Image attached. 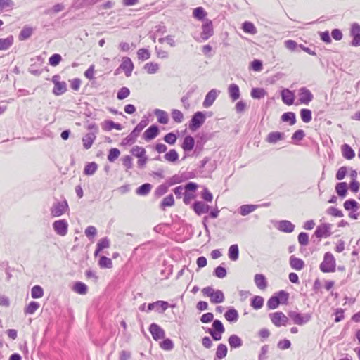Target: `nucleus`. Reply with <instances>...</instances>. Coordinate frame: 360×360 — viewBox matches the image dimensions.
<instances>
[{
  "instance_id": "nucleus-1",
  "label": "nucleus",
  "mask_w": 360,
  "mask_h": 360,
  "mask_svg": "<svg viewBox=\"0 0 360 360\" xmlns=\"http://www.w3.org/2000/svg\"><path fill=\"white\" fill-rule=\"evenodd\" d=\"M323 273H333L336 269V260L333 255L329 252L324 254L323 259L319 266Z\"/></svg>"
},
{
  "instance_id": "nucleus-2",
  "label": "nucleus",
  "mask_w": 360,
  "mask_h": 360,
  "mask_svg": "<svg viewBox=\"0 0 360 360\" xmlns=\"http://www.w3.org/2000/svg\"><path fill=\"white\" fill-rule=\"evenodd\" d=\"M204 296L210 297L211 303L218 304L224 301L225 297L223 292L220 290H214L212 287H206L202 290Z\"/></svg>"
},
{
  "instance_id": "nucleus-3",
  "label": "nucleus",
  "mask_w": 360,
  "mask_h": 360,
  "mask_svg": "<svg viewBox=\"0 0 360 360\" xmlns=\"http://www.w3.org/2000/svg\"><path fill=\"white\" fill-rule=\"evenodd\" d=\"M212 326V328L209 329L208 333L214 340H220L222 338V334L225 332V328L222 322L216 319L213 321Z\"/></svg>"
},
{
  "instance_id": "nucleus-4",
  "label": "nucleus",
  "mask_w": 360,
  "mask_h": 360,
  "mask_svg": "<svg viewBox=\"0 0 360 360\" xmlns=\"http://www.w3.org/2000/svg\"><path fill=\"white\" fill-rule=\"evenodd\" d=\"M271 323L276 327L286 326L288 323V317L282 311H276L269 314Z\"/></svg>"
},
{
  "instance_id": "nucleus-5",
  "label": "nucleus",
  "mask_w": 360,
  "mask_h": 360,
  "mask_svg": "<svg viewBox=\"0 0 360 360\" xmlns=\"http://www.w3.org/2000/svg\"><path fill=\"white\" fill-rule=\"evenodd\" d=\"M61 77L59 75H55L52 77L51 81L54 85L53 94L56 96H60L67 91V84L65 82L60 80Z\"/></svg>"
},
{
  "instance_id": "nucleus-6",
  "label": "nucleus",
  "mask_w": 360,
  "mask_h": 360,
  "mask_svg": "<svg viewBox=\"0 0 360 360\" xmlns=\"http://www.w3.org/2000/svg\"><path fill=\"white\" fill-rule=\"evenodd\" d=\"M69 210L67 201L58 202L53 205L51 208V214L53 217H60L64 214Z\"/></svg>"
},
{
  "instance_id": "nucleus-7",
  "label": "nucleus",
  "mask_w": 360,
  "mask_h": 360,
  "mask_svg": "<svg viewBox=\"0 0 360 360\" xmlns=\"http://www.w3.org/2000/svg\"><path fill=\"white\" fill-rule=\"evenodd\" d=\"M343 207L345 210L350 212L349 214V218L354 219H357L358 215L354 214V212H357L360 209V204L358 202L353 199L347 200L344 202Z\"/></svg>"
},
{
  "instance_id": "nucleus-8",
  "label": "nucleus",
  "mask_w": 360,
  "mask_h": 360,
  "mask_svg": "<svg viewBox=\"0 0 360 360\" xmlns=\"http://www.w3.org/2000/svg\"><path fill=\"white\" fill-rule=\"evenodd\" d=\"M205 121V116L202 112H196L192 117L189 124V129L195 131L199 129Z\"/></svg>"
},
{
  "instance_id": "nucleus-9",
  "label": "nucleus",
  "mask_w": 360,
  "mask_h": 360,
  "mask_svg": "<svg viewBox=\"0 0 360 360\" xmlns=\"http://www.w3.org/2000/svg\"><path fill=\"white\" fill-rule=\"evenodd\" d=\"M289 316L292 322L299 326L307 323L311 319V315L309 314H302L295 311H292L289 314Z\"/></svg>"
},
{
  "instance_id": "nucleus-10",
  "label": "nucleus",
  "mask_w": 360,
  "mask_h": 360,
  "mask_svg": "<svg viewBox=\"0 0 360 360\" xmlns=\"http://www.w3.org/2000/svg\"><path fill=\"white\" fill-rule=\"evenodd\" d=\"M214 34L212 22L210 20H206L202 25V32L200 37L202 40H207Z\"/></svg>"
},
{
  "instance_id": "nucleus-11",
  "label": "nucleus",
  "mask_w": 360,
  "mask_h": 360,
  "mask_svg": "<svg viewBox=\"0 0 360 360\" xmlns=\"http://www.w3.org/2000/svg\"><path fill=\"white\" fill-rule=\"evenodd\" d=\"M134 68V63L129 57L125 56L122 58V63L119 69H121L124 72L126 77H129L131 75Z\"/></svg>"
},
{
  "instance_id": "nucleus-12",
  "label": "nucleus",
  "mask_w": 360,
  "mask_h": 360,
  "mask_svg": "<svg viewBox=\"0 0 360 360\" xmlns=\"http://www.w3.org/2000/svg\"><path fill=\"white\" fill-rule=\"evenodd\" d=\"M53 228L57 234L64 236L68 233V224L65 219L58 220L53 222Z\"/></svg>"
},
{
  "instance_id": "nucleus-13",
  "label": "nucleus",
  "mask_w": 360,
  "mask_h": 360,
  "mask_svg": "<svg viewBox=\"0 0 360 360\" xmlns=\"http://www.w3.org/2000/svg\"><path fill=\"white\" fill-rule=\"evenodd\" d=\"M149 331L153 338L156 341L164 339L165 336V330L157 323L150 324Z\"/></svg>"
},
{
  "instance_id": "nucleus-14",
  "label": "nucleus",
  "mask_w": 360,
  "mask_h": 360,
  "mask_svg": "<svg viewBox=\"0 0 360 360\" xmlns=\"http://www.w3.org/2000/svg\"><path fill=\"white\" fill-rule=\"evenodd\" d=\"M299 101L301 104L308 105L313 99V94L305 87L299 90Z\"/></svg>"
},
{
  "instance_id": "nucleus-15",
  "label": "nucleus",
  "mask_w": 360,
  "mask_h": 360,
  "mask_svg": "<svg viewBox=\"0 0 360 360\" xmlns=\"http://www.w3.org/2000/svg\"><path fill=\"white\" fill-rule=\"evenodd\" d=\"M351 35L352 41L351 42L353 46H360V25L357 23H354L351 27Z\"/></svg>"
},
{
  "instance_id": "nucleus-16",
  "label": "nucleus",
  "mask_w": 360,
  "mask_h": 360,
  "mask_svg": "<svg viewBox=\"0 0 360 360\" xmlns=\"http://www.w3.org/2000/svg\"><path fill=\"white\" fill-rule=\"evenodd\" d=\"M281 98H282L283 102L285 104H286L288 105H291L294 103L295 95L292 91H290L288 89H285L281 91Z\"/></svg>"
},
{
  "instance_id": "nucleus-17",
  "label": "nucleus",
  "mask_w": 360,
  "mask_h": 360,
  "mask_svg": "<svg viewBox=\"0 0 360 360\" xmlns=\"http://www.w3.org/2000/svg\"><path fill=\"white\" fill-rule=\"evenodd\" d=\"M254 281L256 286L262 290H265L267 287V280L265 276L262 274H255L254 277Z\"/></svg>"
},
{
  "instance_id": "nucleus-18",
  "label": "nucleus",
  "mask_w": 360,
  "mask_h": 360,
  "mask_svg": "<svg viewBox=\"0 0 360 360\" xmlns=\"http://www.w3.org/2000/svg\"><path fill=\"white\" fill-rule=\"evenodd\" d=\"M159 134V129L157 126L152 125L148 127L143 133V138L146 141H150L155 139Z\"/></svg>"
},
{
  "instance_id": "nucleus-19",
  "label": "nucleus",
  "mask_w": 360,
  "mask_h": 360,
  "mask_svg": "<svg viewBox=\"0 0 360 360\" xmlns=\"http://www.w3.org/2000/svg\"><path fill=\"white\" fill-rule=\"evenodd\" d=\"M217 97V91L215 89H212L211 91H210L207 94L205 98L203 101V106L205 108L210 107L216 100Z\"/></svg>"
},
{
  "instance_id": "nucleus-20",
  "label": "nucleus",
  "mask_w": 360,
  "mask_h": 360,
  "mask_svg": "<svg viewBox=\"0 0 360 360\" xmlns=\"http://www.w3.org/2000/svg\"><path fill=\"white\" fill-rule=\"evenodd\" d=\"M290 265L292 269L300 271L304 267V262L302 259L291 256L290 258Z\"/></svg>"
},
{
  "instance_id": "nucleus-21",
  "label": "nucleus",
  "mask_w": 360,
  "mask_h": 360,
  "mask_svg": "<svg viewBox=\"0 0 360 360\" xmlns=\"http://www.w3.org/2000/svg\"><path fill=\"white\" fill-rule=\"evenodd\" d=\"M96 139V135L93 133H88L82 138L83 146L85 149H89Z\"/></svg>"
},
{
  "instance_id": "nucleus-22",
  "label": "nucleus",
  "mask_w": 360,
  "mask_h": 360,
  "mask_svg": "<svg viewBox=\"0 0 360 360\" xmlns=\"http://www.w3.org/2000/svg\"><path fill=\"white\" fill-rule=\"evenodd\" d=\"M193 210L197 214L200 215L208 212L209 206L202 202L198 201L193 204Z\"/></svg>"
},
{
  "instance_id": "nucleus-23",
  "label": "nucleus",
  "mask_w": 360,
  "mask_h": 360,
  "mask_svg": "<svg viewBox=\"0 0 360 360\" xmlns=\"http://www.w3.org/2000/svg\"><path fill=\"white\" fill-rule=\"evenodd\" d=\"M228 91L229 96L232 99L233 101L238 100L240 98V89L237 84H231L229 85L228 88Z\"/></svg>"
},
{
  "instance_id": "nucleus-24",
  "label": "nucleus",
  "mask_w": 360,
  "mask_h": 360,
  "mask_svg": "<svg viewBox=\"0 0 360 360\" xmlns=\"http://www.w3.org/2000/svg\"><path fill=\"white\" fill-rule=\"evenodd\" d=\"M283 137V133L279 131H273L267 135L266 141L269 143H275L277 141L282 140Z\"/></svg>"
},
{
  "instance_id": "nucleus-25",
  "label": "nucleus",
  "mask_w": 360,
  "mask_h": 360,
  "mask_svg": "<svg viewBox=\"0 0 360 360\" xmlns=\"http://www.w3.org/2000/svg\"><path fill=\"white\" fill-rule=\"evenodd\" d=\"M342 156L347 160H352L354 158L355 153L353 149L347 143H345L341 147Z\"/></svg>"
},
{
  "instance_id": "nucleus-26",
  "label": "nucleus",
  "mask_w": 360,
  "mask_h": 360,
  "mask_svg": "<svg viewBox=\"0 0 360 360\" xmlns=\"http://www.w3.org/2000/svg\"><path fill=\"white\" fill-rule=\"evenodd\" d=\"M157 117L158 121L160 124H166L169 122V117L167 112L162 110L156 109L154 112Z\"/></svg>"
},
{
  "instance_id": "nucleus-27",
  "label": "nucleus",
  "mask_w": 360,
  "mask_h": 360,
  "mask_svg": "<svg viewBox=\"0 0 360 360\" xmlns=\"http://www.w3.org/2000/svg\"><path fill=\"white\" fill-rule=\"evenodd\" d=\"M195 146V140L191 136H186L182 143V148L185 151H191Z\"/></svg>"
},
{
  "instance_id": "nucleus-28",
  "label": "nucleus",
  "mask_w": 360,
  "mask_h": 360,
  "mask_svg": "<svg viewBox=\"0 0 360 360\" xmlns=\"http://www.w3.org/2000/svg\"><path fill=\"white\" fill-rule=\"evenodd\" d=\"M14 38L13 36H8L6 38L0 39V51L8 49L13 44Z\"/></svg>"
},
{
  "instance_id": "nucleus-29",
  "label": "nucleus",
  "mask_w": 360,
  "mask_h": 360,
  "mask_svg": "<svg viewBox=\"0 0 360 360\" xmlns=\"http://www.w3.org/2000/svg\"><path fill=\"white\" fill-rule=\"evenodd\" d=\"M102 128L104 131H111L113 129L121 130L122 126L121 124H117L112 120H105L102 123Z\"/></svg>"
},
{
  "instance_id": "nucleus-30",
  "label": "nucleus",
  "mask_w": 360,
  "mask_h": 360,
  "mask_svg": "<svg viewBox=\"0 0 360 360\" xmlns=\"http://www.w3.org/2000/svg\"><path fill=\"white\" fill-rule=\"evenodd\" d=\"M295 226L289 221L283 220L279 222L278 229L280 231L285 233L293 231Z\"/></svg>"
},
{
  "instance_id": "nucleus-31",
  "label": "nucleus",
  "mask_w": 360,
  "mask_h": 360,
  "mask_svg": "<svg viewBox=\"0 0 360 360\" xmlns=\"http://www.w3.org/2000/svg\"><path fill=\"white\" fill-rule=\"evenodd\" d=\"M224 317L229 322H236L238 320L239 315L237 310L232 308L224 314Z\"/></svg>"
},
{
  "instance_id": "nucleus-32",
  "label": "nucleus",
  "mask_w": 360,
  "mask_h": 360,
  "mask_svg": "<svg viewBox=\"0 0 360 360\" xmlns=\"http://www.w3.org/2000/svg\"><path fill=\"white\" fill-rule=\"evenodd\" d=\"M228 342L231 348H238L243 345L241 338L236 335H231L229 338Z\"/></svg>"
},
{
  "instance_id": "nucleus-33",
  "label": "nucleus",
  "mask_w": 360,
  "mask_h": 360,
  "mask_svg": "<svg viewBox=\"0 0 360 360\" xmlns=\"http://www.w3.org/2000/svg\"><path fill=\"white\" fill-rule=\"evenodd\" d=\"M227 353H228V348H227L226 345L221 343L217 346V351H216V358L221 360L226 356Z\"/></svg>"
},
{
  "instance_id": "nucleus-34",
  "label": "nucleus",
  "mask_w": 360,
  "mask_h": 360,
  "mask_svg": "<svg viewBox=\"0 0 360 360\" xmlns=\"http://www.w3.org/2000/svg\"><path fill=\"white\" fill-rule=\"evenodd\" d=\"M143 69L148 74H155L159 70V64L155 62H148L144 65Z\"/></svg>"
},
{
  "instance_id": "nucleus-35",
  "label": "nucleus",
  "mask_w": 360,
  "mask_h": 360,
  "mask_svg": "<svg viewBox=\"0 0 360 360\" xmlns=\"http://www.w3.org/2000/svg\"><path fill=\"white\" fill-rule=\"evenodd\" d=\"M72 290L77 294L86 295L87 293L88 288L84 283L78 281L75 283Z\"/></svg>"
},
{
  "instance_id": "nucleus-36",
  "label": "nucleus",
  "mask_w": 360,
  "mask_h": 360,
  "mask_svg": "<svg viewBox=\"0 0 360 360\" xmlns=\"http://www.w3.org/2000/svg\"><path fill=\"white\" fill-rule=\"evenodd\" d=\"M335 191L340 197H345L347 194V185L346 182L338 183L335 186Z\"/></svg>"
},
{
  "instance_id": "nucleus-37",
  "label": "nucleus",
  "mask_w": 360,
  "mask_h": 360,
  "mask_svg": "<svg viewBox=\"0 0 360 360\" xmlns=\"http://www.w3.org/2000/svg\"><path fill=\"white\" fill-rule=\"evenodd\" d=\"M33 33V28L31 27L25 26L22 28L19 34L18 39L20 41L25 40L31 37Z\"/></svg>"
},
{
  "instance_id": "nucleus-38",
  "label": "nucleus",
  "mask_w": 360,
  "mask_h": 360,
  "mask_svg": "<svg viewBox=\"0 0 360 360\" xmlns=\"http://www.w3.org/2000/svg\"><path fill=\"white\" fill-rule=\"evenodd\" d=\"M98 266L101 269H111L113 266V264L111 259L102 256L98 261Z\"/></svg>"
},
{
  "instance_id": "nucleus-39",
  "label": "nucleus",
  "mask_w": 360,
  "mask_h": 360,
  "mask_svg": "<svg viewBox=\"0 0 360 360\" xmlns=\"http://www.w3.org/2000/svg\"><path fill=\"white\" fill-rule=\"evenodd\" d=\"M229 257L232 261H236L239 257V250L238 245H232L229 248Z\"/></svg>"
},
{
  "instance_id": "nucleus-40",
  "label": "nucleus",
  "mask_w": 360,
  "mask_h": 360,
  "mask_svg": "<svg viewBox=\"0 0 360 360\" xmlns=\"http://www.w3.org/2000/svg\"><path fill=\"white\" fill-rule=\"evenodd\" d=\"M39 307H40V304H39V302L32 301V302H30L26 306L24 311L26 314H33L36 312L37 310L39 309Z\"/></svg>"
},
{
  "instance_id": "nucleus-41",
  "label": "nucleus",
  "mask_w": 360,
  "mask_h": 360,
  "mask_svg": "<svg viewBox=\"0 0 360 360\" xmlns=\"http://www.w3.org/2000/svg\"><path fill=\"white\" fill-rule=\"evenodd\" d=\"M110 247V240L107 238H101L97 243V248L94 252V255L96 256L99 252L105 248Z\"/></svg>"
},
{
  "instance_id": "nucleus-42",
  "label": "nucleus",
  "mask_w": 360,
  "mask_h": 360,
  "mask_svg": "<svg viewBox=\"0 0 360 360\" xmlns=\"http://www.w3.org/2000/svg\"><path fill=\"white\" fill-rule=\"evenodd\" d=\"M264 305V298L261 296H254L251 300V307L255 309H259Z\"/></svg>"
},
{
  "instance_id": "nucleus-43",
  "label": "nucleus",
  "mask_w": 360,
  "mask_h": 360,
  "mask_svg": "<svg viewBox=\"0 0 360 360\" xmlns=\"http://www.w3.org/2000/svg\"><path fill=\"white\" fill-rule=\"evenodd\" d=\"M164 158L168 162H174L179 159V154L176 150L171 149L165 154Z\"/></svg>"
},
{
  "instance_id": "nucleus-44",
  "label": "nucleus",
  "mask_w": 360,
  "mask_h": 360,
  "mask_svg": "<svg viewBox=\"0 0 360 360\" xmlns=\"http://www.w3.org/2000/svg\"><path fill=\"white\" fill-rule=\"evenodd\" d=\"M130 153H131L132 155L138 158H141L143 155H144L146 153V150L142 146H134L130 150Z\"/></svg>"
},
{
  "instance_id": "nucleus-45",
  "label": "nucleus",
  "mask_w": 360,
  "mask_h": 360,
  "mask_svg": "<svg viewBox=\"0 0 360 360\" xmlns=\"http://www.w3.org/2000/svg\"><path fill=\"white\" fill-rule=\"evenodd\" d=\"M243 30L245 33L255 34L257 33V28L254 24L249 21H245L243 24Z\"/></svg>"
},
{
  "instance_id": "nucleus-46",
  "label": "nucleus",
  "mask_w": 360,
  "mask_h": 360,
  "mask_svg": "<svg viewBox=\"0 0 360 360\" xmlns=\"http://www.w3.org/2000/svg\"><path fill=\"white\" fill-rule=\"evenodd\" d=\"M281 120L283 122H289L290 125H293L296 122V116L294 112H288L283 114Z\"/></svg>"
},
{
  "instance_id": "nucleus-47",
  "label": "nucleus",
  "mask_w": 360,
  "mask_h": 360,
  "mask_svg": "<svg viewBox=\"0 0 360 360\" xmlns=\"http://www.w3.org/2000/svg\"><path fill=\"white\" fill-rule=\"evenodd\" d=\"M137 57L139 60H146L150 58V52L147 49H139L137 51Z\"/></svg>"
},
{
  "instance_id": "nucleus-48",
  "label": "nucleus",
  "mask_w": 360,
  "mask_h": 360,
  "mask_svg": "<svg viewBox=\"0 0 360 360\" xmlns=\"http://www.w3.org/2000/svg\"><path fill=\"white\" fill-rule=\"evenodd\" d=\"M256 208L257 206L254 205H243L240 207V213L243 216H246L255 211Z\"/></svg>"
},
{
  "instance_id": "nucleus-49",
  "label": "nucleus",
  "mask_w": 360,
  "mask_h": 360,
  "mask_svg": "<svg viewBox=\"0 0 360 360\" xmlns=\"http://www.w3.org/2000/svg\"><path fill=\"white\" fill-rule=\"evenodd\" d=\"M44 295L43 288L39 285H34L31 290V296L32 298H41Z\"/></svg>"
},
{
  "instance_id": "nucleus-50",
  "label": "nucleus",
  "mask_w": 360,
  "mask_h": 360,
  "mask_svg": "<svg viewBox=\"0 0 360 360\" xmlns=\"http://www.w3.org/2000/svg\"><path fill=\"white\" fill-rule=\"evenodd\" d=\"M300 117L304 122L309 123L312 119L311 111L309 109H302L300 110Z\"/></svg>"
},
{
  "instance_id": "nucleus-51",
  "label": "nucleus",
  "mask_w": 360,
  "mask_h": 360,
  "mask_svg": "<svg viewBox=\"0 0 360 360\" xmlns=\"http://www.w3.org/2000/svg\"><path fill=\"white\" fill-rule=\"evenodd\" d=\"M97 168L98 166L96 162H89L85 166L84 172L86 175H92L96 172Z\"/></svg>"
},
{
  "instance_id": "nucleus-52",
  "label": "nucleus",
  "mask_w": 360,
  "mask_h": 360,
  "mask_svg": "<svg viewBox=\"0 0 360 360\" xmlns=\"http://www.w3.org/2000/svg\"><path fill=\"white\" fill-rule=\"evenodd\" d=\"M173 120L177 123H181L184 120V114L177 109H173L171 112Z\"/></svg>"
},
{
  "instance_id": "nucleus-53",
  "label": "nucleus",
  "mask_w": 360,
  "mask_h": 360,
  "mask_svg": "<svg viewBox=\"0 0 360 360\" xmlns=\"http://www.w3.org/2000/svg\"><path fill=\"white\" fill-rule=\"evenodd\" d=\"M160 347L163 350L170 351L174 348V343L170 339L166 338L160 342Z\"/></svg>"
},
{
  "instance_id": "nucleus-54",
  "label": "nucleus",
  "mask_w": 360,
  "mask_h": 360,
  "mask_svg": "<svg viewBox=\"0 0 360 360\" xmlns=\"http://www.w3.org/2000/svg\"><path fill=\"white\" fill-rule=\"evenodd\" d=\"M120 155V151L119 149L114 148H111L108 155V160L110 162H113L115 160L118 158Z\"/></svg>"
},
{
  "instance_id": "nucleus-55",
  "label": "nucleus",
  "mask_w": 360,
  "mask_h": 360,
  "mask_svg": "<svg viewBox=\"0 0 360 360\" xmlns=\"http://www.w3.org/2000/svg\"><path fill=\"white\" fill-rule=\"evenodd\" d=\"M151 185L150 184H144L138 188L136 193L141 195H147L151 190Z\"/></svg>"
},
{
  "instance_id": "nucleus-56",
  "label": "nucleus",
  "mask_w": 360,
  "mask_h": 360,
  "mask_svg": "<svg viewBox=\"0 0 360 360\" xmlns=\"http://www.w3.org/2000/svg\"><path fill=\"white\" fill-rule=\"evenodd\" d=\"M206 14L207 13L202 7H198L193 11L194 18L198 20H202L205 17Z\"/></svg>"
},
{
  "instance_id": "nucleus-57",
  "label": "nucleus",
  "mask_w": 360,
  "mask_h": 360,
  "mask_svg": "<svg viewBox=\"0 0 360 360\" xmlns=\"http://www.w3.org/2000/svg\"><path fill=\"white\" fill-rule=\"evenodd\" d=\"M275 297L278 300L280 304H285L288 302L289 294L284 290H281Z\"/></svg>"
},
{
  "instance_id": "nucleus-58",
  "label": "nucleus",
  "mask_w": 360,
  "mask_h": 360,
  "mask_svg": "<svg viewBox=\"0 0 360 360\" xmlns=\"http://www.w3.org/2000/svg\"><path fill=\"white\" fill-rule=\"evenodd\" d=\"M250 94L254 98H260L266 95V91L263 89L254 88Z\"/></svg>"
},
{
  "instance_id": "nucleus-59",
  "label": "nucleus",
  "mask_w": 360,
  "mask_h": 360,
  "mask_svg": "<svg viewBox=\"0 0 360 360\" xmlns=\"http://www.w3.org/2000/svg\"><path fill=\"white\" fill-rule=\"evenodd\" d=\"M174 203V197L172 195H169L165 197L161 202V207L165 208L166 207L172 206Z\"/></svg>"
},
{
  "instance_id": "nucleus-60",
  "label": "nucleus",
  "mask_w": 360,
  "mask_h": 360,
  "mask_svg": "<svg viewBox=\"0 0 360 360\" xmlns=\"http://www.w3.org/2000/svg\"><path fill=\"white\" fill-rule=\"evenodd\" d=\"M95 65L94 64L91 65L89 68L84 72V77L89 79L93 80L94 79L95 77Z\"/></svg>"
},
{
  "instance_id": "nucleus-61",
  "label": "nucleus",
  "mask_w": 360,
  "mask_h": 360,
  "mask_svg": "<svg viewBox=\"0 0 360 360\" xmlns=\"http://www.w3.org/2000/svg\"><path fill=\"white\" fill-rule=\"evenodd\" d=\"M130 94V91L127 87L121 88L117 94V97L119 100H123L127 98Z\"/></svg>"
},
{
  "instance_id": "nucleus-62",
  "label": "nucleus",
  "mask_w": 360,
  "mask_h": 360,
  "mask_svg": "<svg viewBox=\"0 0 360 360\" xmlns=\"http://www.w3.org/2000/svg\"><path fill=\"white\" fill-rule=\"evenodd\" d=\"M61 60V56L58 53H55L49 58V63L51 66H56L60 63Z\"/></svg>"
},
{
  "instance_id": "nucleus-63",
  "label": "nucleus",
  "mask_w": 360,
  "mask_h": 360,
  "mask_svg": "<svg viewBox=\"0 0 360 360\" xmlns=\"http://www.w3.org/2000/svg\"><path fill=\"white\" fill-rule=\"evenodd\" d=\"M279 304V301L275 296L270 297L267 301V307L269 309H275Z\"/></svg>"
},
{
  "instance_id": "nucleus-64",
  "label": "nucleus",
  "mask_w": 360,
  "mask_h": 360,
  "mask_svg": "<svg viewBox=\"0 0 360 360\" xmlns=\"http://www.w3.org/2000/svg\"><path fill=\"white\" fill-rule=\"evenodd\" d=\"M214 274L215 276H217V278H223L226 277L227 273H226V270L225 268H224L221 266H219L214 269Z\"/></svg>"
}]
</instances>
